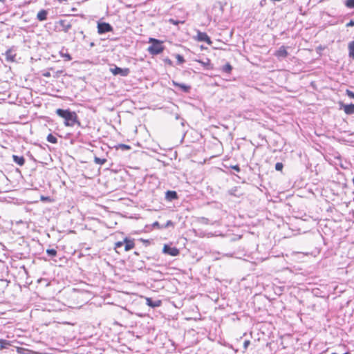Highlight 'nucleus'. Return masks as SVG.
Wrapping results in <instances>:
<instances>
[{"label": "nucleus", "mask_w": 354, "mask_h": 354, "mask_svg": "<svg viewBox=\"0 0 354 354\" xmlns=\"http://www.w3.org/2000/svg\"><path fill=\"white\" fill-rule=\"evenodd\" d=\"M56 113L61 118L64 119V124L66 127H73L75 124L81 126L80 122L78 120L77 115L75 111L70 109H57Z\"/></svg>", "instance_id": "f257e3e1"}, {"label": "nucleus", "mask_w": 354, "mask_h": 354, "mask_svg": "<svg viewBox=\"0 0 354 354\" xmlns=\"http://www.w3.org/2000/svg\"><path fill=\"white\" fill-rule=\"evenodd\" d=\"M149 43L151 44L148 48V51L151 55H156L161 53L164 50L162 41L155 38H150Z\"/></svg>", "instance_id": "f03ea898"}, {"label": "nucleus", "mask_w": 354, "mask_h": 354, "mask_svg": "<svg viewBox=\"0 0 354 354\" xmlns=\"http://www.w3.org/2000/svg\"><path fill=\"white\" fill-rule=\"evenodd\" d=\"M71 26V23L66 19H60L56 23V28L64 32H68Z\"/></svg>", "instance_id": "7ed1b4c3"}, {"label": "nucleus", "mask_w": 354, "mask_h": 354, "mask_svg": "<svg viewBox=\"0 0 354 354\" xmlns=\"http://www.w3.org/2000/svg\"><path fill=\"white\" fill-rule=\"evenodd\" d=\"M110 71L114 75H120L122 77H127L130 73V70L128 68H120L117 66H114L113 68H110Z\"/></svg>", "instance_id": "20e7f679"}, {"label": "nucleus", "mask_w": 354, "mask_h": 354, "mask_svg": "<svg viewBox=\"0 0 354 354\" xmlns=\"http://www.w3.org/2000/svg\"><path fill=\"white\" fill-rule=\"evenodd\" d=\"M113 30V27L109 23L100 22L97 24V32L102 35Z\"/></svg>", "instance_id": "39448f33"}, {"label": "nucleus", "mask_w": 354, "mask_h": 354, "mask_svg": "<svg viewBox=\"0 0 354 354\" xmlns=\"http://www.w3.org/2000/svg\"><path fill=\"white\" fill-rule=\"evenodd\" d=\"M162 252L172 257L178 256L180 254L179 250L176 247H171L165 244L162 249Z\"/></svg>", "instance_id": "423d86ee"}, {"label": "nucleus", "mask_w": 354, "mask_h": 354, "mask_svg": "<svg viewBox=\"0 0 354 354\" xmlns=\"http://www.w3.org/2000/svg\"><path fill=\"white\" fill-rule=\"evenodd\" d=\"M340 109H343L346 114H354V104H345L343 102H339Z\"/></svg>", "instance_id": "0eeeda50"}, {"label": "nucleus", "mask_w": 354, "mask_h": 354, "mask_svg": "<svg viewBox=\"0 0 354 354\" xmlns=\"http://www.w3.org/2000/svg\"><path fill=\"white\" fill-rule=\"evenodd\" d=\"M172 84L177 88H179L184 93H189L191 90V86L189 85H187L183 83H178L176 81H172Z\"/></svg>", "instance_id": "6e6552de"}, {"label": "nucleus", "mask_w": 354, "mask_h": 354, "mask_svg": "<svg viewBox=\"0 0 354 354\" xmlns=\"http://www.w3.org/2000/svg\"><path fill=\"white\" fill-rule=\"evenodd\" d=\"M124 251L127 252L135 247L133 240L129 239L127 237L124 239Z\"/></svg>", "instance_id": "1a4fd4ad"}, {"label": "nucleus", "mask_w": 354, "mask_h": 354, "mask_svg": "<svg viewBox=\"0 0 354 354\" xmlns=\"http://www.w3.org/2000/svg\"><path fill=\"white\" fill-rule=\"evenodd\" d=\"M198 39L199 41L206 42L208 44H212L210 37L205 32H199L198 33Z\"/></svg>", "instance_id": "9d476101"}, {"label": "nucleus", "mask_w": 354, "mask_h": 354, "mask_svg": "<svg viewBox=\"0 0 354 354\" xmlns=\"http://www.w3.org/2000/svg\"><path fill=\"white\" fill-rule=\"evenodd\" d=\"M165 198L169 201L176 200L178 198V194L176 191L168 190L165 193Z\"/></svg>", "instance_id": "9b49d317"}, {"label": "nucleus", "mask_w": 354, "mask_h": 354, "mask_svg": "<svg viewBox=\"0 0 354 354\" xmlns=\"http://www.w3.org/2000/svg\"><path fill=\"white\" fill-rule=\"evenodd\" d=\"M288 53L286 48L284 46H281L279 50L276 52L275 55L278 57L285 58L288 56Z\"/></svg>", "instance_id": "f8f14e48"}, {"label": "nucleus", "mask_w": 354, "mask_h": 354, "mask_svg": "<svg viewBox=\"0 0 354 354\" xmlns=\"http://www.w3.org/2000/svg\"><path fill=\"white\" fill-rule=\"evenodd\" d=\"M12 160L14 162H15L17 165L19 166H23L25 164V159L23 156L13 155Z\"/></svg>", "instance_id": "ddd939ff"}, {"label": "nucleus", "mask_w": 354, "mask_h": 354, "mask_svg": "<svg viewBox=\"0 0 354 354\" xmlns=\"http://www.w3.org/2000/svg\"><path fill=\"white\" fill-rule=\"evenodd\" d=\"M147 304L152 308L160 306L161 304L160 300L153 301L151 298H147Z\"/></svg>", "instance_id": "4468645a"}, {"label": "nucleus", "mask_w": 354, "mask_h": 354, "mask_svg": "<svg viewBox=\"0 0 354 354\" xmlns=\"http://www.w3.org/2000/svg\"><path fill=\"white\" fill-rule=\"evenodd\" d=\"M203 67H205L207 69H212L213 67L211 64V61L209 59L206 58L205 60H196Z\"/></svg>", "instance_id": "2eb2a0df"}, {"label": "nucleus", "mask_w": 354, "mask_h": 354, "mask_svg": "<svg viewBox=\"0 0 354 354\" xmlns=\"http://www.w3.org/2000/svg\"><path fill=\"white\" fill-rule=\"evenodd\" d=\"M59 54L62 57L64 58L65 61H71L72 59L71 55L68 53L67 49L62 48Z\"/></svg>", "instance_id": "dca6fc26"}, {"label": "nucleus", "mask_w": 354, "mask_h": 354, "mask_svg": "<svg viewBox=\"0 0 354 354\" xmlns=\"http://www.w3.org/2000/svg\"><path fill=\"white\" fill-rule=\"evenodd\" d=\"M47 15L48 12L46 10H41L37 13V19L40 21H44L47 19Z\"/></svg>", "instance_id": "f3484780"}, {"label": "nucleus", "mask_w": 354, "mask_h": 354, "mask_svg": "<svg viewBox=\"0 0 354 354\" xmlns=\"http://www.w3.org/2000/svg\"><path fill=\"white\" fill-rule=\"evenodd\" d=\"M5 55H6V59L7 62H15V57L16 55L13 54L12 51L10 49L8 50L6 52Z\"/></svg>", "instance_id": "a211bd4d"}, {"label": "nucleus", "mask_w": 354, "mask_h": 354, "mask_svg": "<svg viewBox=\"0 0 354 354\" xmlns=\"http://www.w3.org/2000/svg\"><path fill=\"white\" fill-rule=\"evenodd\" d=\"M10 346H11L10 341L0 339V351L8 348Z\"/></svg>", "instance_id": "6ab92c4d"}, {"label": "nucleus", "mask_w": 354, "mask_h": 354, "mask_svg": "<svg viewBox=\"0 0 354 354\" xmlns=\"http://www.w3.org/2000/svg\"><path fill=\"white\" fill-rule=\"evenodd\" d=\"M348 48L349 57L354 59V41H351L348 43Z\"/></svg>", "instance_id": "aec40b11"}, {"label": "nucleus", "mask_w": 354, "mask_h": 354, "mask_svg": "<svg viewBox=\"0 0 354 354\" xmlns=\"http://www.w3.org/2000/svg\"><path fill=\"white\" fill-rule=\"evenodd\" d=\"M46 140L48 142L53 144H56L57 142V138L51 133L48 135Z\"/></svg>", "instance_id": "412c9836"}, {"label": "nucleus", "mask_w": 354, "mask_h": 354, "mask_svg": "<svg viewBox=\"0 0 354 354\" xmlns=\"http://www.w3.org/2000/svg\"><path fill=\"white\" fill-rule=\"evenodd\" d=\"M94 162L97 165H104L106 162V159L95 157Z\"/></svg>", "instance_id": "4be33fe9"}, {"label": "nucleus", "mask_w": 354, "mask_h": 354, "mask_svg": "<svg viewBox=\"0 0 354 354\" xmlns=\"http://www.w3.org/2000/svg\"><path fill=\"white\" fill-rule=\"evenodd\" d=\"M232 69V66L229 63L226 64L223 67V71L227 73H230Z\"/></svg>", "instance_id": "5701e85b"}, {"label": "nucleus", "mask_w": 354, "mask_h": 354, "mask_svg": "<svg viewBox=\"0 0 354 354\" xmlns=\"http://www.w3.org/2000/svg\"><path fill=\"white\" fill-rule=\"evenodd\" d=\"M176 58L177 59L178 64H183L185 62L184 57L179 54L176 55Z\"/></svg>", "instance_id": "b1692460"}, {"label": "nucleus", "mask_w": 354, "mask_h": 354, "mask_svg": "<svg viewBox=\"0 0 354 354\" xmlns=\"http://www.w3.org/2000/svg\"><path fill=\"white\" fill-rule=\"evenodd\" d=\"M46 253L48 254V256L50 257H55L57 255V250H55V249H48L46 250Z\"/></svg>", "instance_id": "393cba45"}, {"label": "nucleus", "mask_w": 354, "mask_h": 354, "mask_svg": "<svg viewBox=\"0 0 354 354\" xmlns=\"http://www.w3.org/2000/svg\"><path fill=\"white\" fill-rule=\"evenodd\" d=\"M124 245V240L122 241H118L115 243V249L116 250V252L118 253H120V252L118 250L120 248H122Z\"/></svg>", "instance_id": "a878e982"}, {"label": "nucleus", "mask_w": 354, "mask_h": 354, "mask_svg": "<svg viewBox=\"0 0 354 354\" xmlns=\"http://www.w3.org/2000/svg\"><path fill=\"white\" fill-rule=\"evenodd\" d=\"M169 227H174V224L171 221H167L165 224L161 225V228H167Z\"/></svg>", "instance_id": "bb28decb"}, {"label": "nucleus", "mask_w": 354, "mask_h": 354, "mask_svg": "<svg viewBox=\"0 0 354 354\" xmlns=\"http://www.w3.org/2000/svg\"><path fill=\"white\" fill-rule=\"evenodd\" d=\"M283 168V165L282 162H277L275 164V169L279 171H281Z\"/></svg>", "instance_id": "cd10ccee"}, {"label": "nucleus", "mask_w": 354, "mask_h": 354, "mask_svg": "<svg viewBox=\"0 0 354 354\" xmlns=\"http://www.w3.org/2000/svg\"><path fill=\"white\" fill-rule=\"evenodd\" d=\"M346 6L348 8H354V0H346Z\"/></svg>", "instance_id": "c85d7f7f"}, {"label": "nucleus", "mask_w": 354, "mask_h": 354, "mask_svg": "<svg viewBox=\"0 0 354 354\" xmlns=\"http://www.w3.org/2000/svg\"><path fill=\"white\" fill-rule=\"evenodd\" d=\"M169 22L173 25H178L180 23H183V21H180L174 19H169Z\"/></svg>", "instance_id": "c756f323"}, {"label": "nucleus", "mask_w": 354, "mask_h": 354, "mask_svg": "<svg viewBox=\"0 0 354 354\" xmlns=\"http://www.w3.org/2000/svg\"><path fill=\"white\" fill-rule=\"evenodd\" d=\"M119 147L123 150H129L131 149V147L129 145H124V144H120L119 145Z\"/></svg>", "instance_id": "7c9ffc66"}, {"label": "nucleus", "mask_w": 354, "mask_h": 354, "mask_svg": "<svg viewBox=\"0 0 354 354\" xmlns=\"http://www.w3.org/2000/svg\"><path fill=\"white\" fill-rule=\"evenodd\" d=\"M346 95H347L349 97H351V98H353V99H354V92H353V91H350V90L347 89V90L346 91Z\"/></svg>", "instance_id": "2f4dec72"}, {"label": "nucleus", "mask_w": 354, "mask_h": 354, "mask_svg": "<svg viewBox=\"0 0 354 354\" xmlns=\"http://www.w3.org/2000/svg\"><path fill=\"white\" fill-rule=\"evenodd\" d=\"M230 167L232 168V169L235 170L237 172H239L241 171V169L238 165L230 166Z\"/></svg>", "instance_id": "473e14b6"}, {"label": "nucleus", "mask_w": 354, "mask_h": 354, "mask_svg": "<svg viewBox=\"0 0 354 354\" xmlns=\"http://www.w3.org/2000/svg\"><path fill=\"white\" fill-rule=\"evenodd\" d=\"M250 340H245L243 342V348L245 350H246L248 348V346L250 345Z\"/></svg>", "instance_id": "72a5a7b5"}, {"label": "nucleus", "mask_w": 354, "mask_h": 354, "mask_svg": "<svg viewBox=\"0 0 354 354\" xmlns=\"http://www.w3.org/2000/svg\"><path fill=\"white\" fill-rule=\"evenodd\" d=\"M346 27L354 26V19L351 20L348 23L346 24Z\"/></svg>", "instance_id": "f704fd0d"}, {"label": "nucleus", "mask_w": 354, "mask_h": 354, "mask_svg": "<svg viewBox=\"0 0 354 354\" xmlns=\"http://www.w3.org/2000/svg\"><path fill=\"white\" fill-rule=\"evenodd\" d=\"M165 62L166 64H167L170 65V66H172V65H173V62H172V61H171L170 59H169V58L165 59Z\"/></svg>", "instance_id": "c9c22d12"}, {"label": "nucleus", "mask_w": 354, "mask_h": 354, "mask_svg": "<svg viewBox=\"0 0 354 354\" xmlns=\"http://www.w3.org/2000/svg\"><path fill=\"white\" fill-rule=\"evenodd\" d=\"M153 227H158V228H161V226L160 225V223L158 221H156L153 224Z\"/></svg>", "instance_id": "e433bc0d"}, {"label": "nucleus", "mask_w": 354, "mask_h": 354, "mask_svg": "<svg viewBox=\"0 0 354 354\" xmlns=\"http://www.w3.org/2000/svg\"><path fill=\"white\" fill-rule=\"evenodd\" d=\"M43 75H44V77H50V72H46V73H44L43 74Z\"/></svg>", "instance_id": "4c0bfd02"}, {"label": "nucleus", "mask_w": 354, "mask_h": 354, "mask_svg": "<svg viewBox=\"0 0 354 354\" xmlns=\"http://www.w3.org/2000/svg\"><path fill=\"white\" fill-rule=\"evenodd\" d=\"M80 35H82L83 37V39H86V35L84 34V32L82 30L80 32Z\"/></svg>", "instance_id": "58836bf2"}, {"label": "nucleus", "mask_w": 354, "mask_h": 354, "mask_svg": "<svg viewBox=\"0 0 354 354\" xmlns=\"http://www.w3.org/2000/svg\"><path fill=\"white\" fill-rule=\"evenodd\" d=\"M229 193H230V194H231V195H234V191L233 189L230 190V191H229Z\"/></svg>", "instance_id": "ea45409f"}, {"label": "nucleus", "mask_w": 354, "mask_h": 354, "mask_svg": "<svg viewBox=\"0 0 354 354\" xmlns=\"http://www.w3.org/2000/svg\"><path fill=\"white\" fill-rule=\"evenodd\" d=\"M94 46H95V44H94L93 42H91V43L90 44V46H91V47H93Z\"/></svg>", "instance_id": "a19ab883"}, {"label": "nucleus", "mask_w": 354, "mask_h": 354, "mask_svg": "<svg viewBox=\"0 0 354 354\" xmlns=\"http://www.w3.org/2000/svg\"><path fill=\"white\" fill-rule=\"evenodd\" d=\"M68 0H58L59 2L62 3V2H64V1H67Z\"/></svg>", "instance_id": "79ce46f5"}, {"label": "nucleus", "mask_w": 354, "mask_h": 354, "mask_svg": "<svg viewBox=\"0 0 354 354\" xmlns=\"http://www.w3.org/2000/svg\"><path fill=\"white\" fill-rule=\"evenodd\" d=\"M352 182H353V185H354V178L352 179Z\"/></svg>", "instance_id": "37998d69"}]
</instances>
